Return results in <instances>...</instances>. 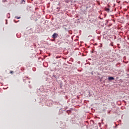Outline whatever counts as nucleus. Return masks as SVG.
Listing matches in <instances>:
<instances>
[{"label":"nucleus","mask_w":129,"mask_h":129,"mask_svg":"<svg viewBox=\"0 0 129 129\" xmlns=\"http://www.w3.org/2000/svg\"><path fill=\"white\" fill-rule=\"evenodd\" d=\"M91 75H93V71H92V72H91Z\"/></svg>","instance_id":"obj_17"},{"label":"nucleus","mask_w":129,"mask_h":129,"mask_svg":"<svg viewBox=\"0 0 129 129\" xmlns=\"http://www.w3.org/2000/svg\"><path fill=\"white\" fill-rule=\"evenodd\" d=\"M110 46H112V47H113V42H111L110 44Z\"/></svg>","instance_id":"obj_11"},{"label":"nucleus","mask_w":129,"mask_h":129,"mask_svg":"<svg viewBox=\"0 0 129 129\" xmlns=\"http://www.w3.org/2000/svg\"><path fill=\"white\" fill-rule=\"evenodd\" d=\"M71 0H65V2L67 3V4H69V3H70V1Z\"/></svg>","instance_id":"obj_6"},{"label":"nucleus","mask_w":129,"mask_h":129,"mask_svg":"<svg viewBox=\"0 0 129 129\" xmlns=\"http://www.w3.org/2000/svg\"><path fill=\"white\" fill-rule=\"evenodd\" d=\"M108 81H111L112 80H114V77H109L108 78Z\"/></svg>","instance_id":"obj_4"},{"label":"nucleus","mask_w":129,"mask_h":129,"mask_svg":"<svg viewBox=\"0 0 129 129\" xmlns=\"http://www.w3.org/2000/svg\"><path fill=\"white\" fill-rule=\"evenodd\" d=\"M14 21L15 22H16V20H14Z\"/></svg>","instance_id":"obj_22"},{"label":"nucleus","mask_w":129,"mask_h":129,"mask_svg":"<svg viewBox=\"0 0 129 129\" xmlns=\"http://www.w3.org/2000/svg\"><path fill=\"white\" fill-rule=\"evenodd\" d=\"M53 76L55 79H58V78H59V75L58 74H53Z\"/></svg>","instance_id":"obj_3"},{"label":"nucleus","mask_w":129,"mask_h":129,"mask_svg":"<svg viewBox=\"0 0 129 129\" xmlns=\"http://www.w3.org/2000/svg\"><path fill=\"white\" fill-rule=\"evenodd\" d=\"M85 96H87V97H90L91 96V95L90 94V91H87L85 92Z\"/></svg>","instance_id":"obj_1"},{"label":"nucleus","mask_w":129,"mask_h":129,"mask_svg":"<svg viewBox=\"0 0 129 129\" xmlns=\"http://www.w3.org/2000/svg\"><path fill=\"white\" fill-rule=\"evenodd\" d=\"M60 125H62V124H61Z\"/></svg>","instance_id":"obj_28"},{"label":"nucleus","mask_w":129,"mask_h":129,"mask_svg":"<svg viewBox=\"0 0 129 129\" xmlns=\"http://www.w3.org/2000/svg\"><path fill=\"white\" fill-rule=\"evenodd\" d=\"M6 25H8V20H6Z\"/></svg>","instance_id":"obj_14"},{"label":"nucleus","mask_w":129,"mask_h":129,"mask_svg":"<svg viewBox=\"0 0 129 129\" xmlns=\"http://www.w3.org/2000/svg\"><path fill=\"white\" fill-rule=\"evenodd\" d=\"M100 79H101V77L100 78Z\"/></svg>","instance_id":"obj_27"},{"label":"nucleus","mask_w":129,"mask_h":129,"mask_svg":"<svg viewBox=\"0 0 129 129\" xmlns=\"http://www.w3.org/2000/svg\"><path fill=\"white\" fill-rule=\"evenodd\" d=\"M99 50L100 51V54H102V53H103V51L101 50V48H99Z\"/></svg>","instance_id":"obj_7"},{"label":"nucleus","mask_w":129,"mask_h":129,"mask_svg":"<svg viewBox=\"0 0 129 129\" xmlns=\"http://www.w3.org/2000/svg\"><path fill=\"white\" fill-rule=\"evenodd\" d=\"M13 71H10V73H11V74H13Z\"/></svg>","instance_id":"obj_15"},{"label":"nucleus","mask_w":129,"mask_h":129,"mask_svg":"<svg viewBox=\"0 0 129 129\" xmlns=\"http://www.w3.org/2000/svg\"><path fill=\"white\" fill-rule=\"evenodd\" d=\"M105 10L106 11V12H107V13H108V12L110 11V9L109 8H105Z\"/></svg>","instance_id":"obj_5"},{"label":"nucleus","mask_w":129,"mask_h":129,"mask_svg":"<svg viewBox=\"0 0 129 129\" xmlns=\"http://www.w3.org/2000/svg\"><path fill=\"white\" fill-rule=\"evenodd\" d=\"M95 51L93 50V51H92V53H95Z\"/></svg>","instance_id":"obj_19"},{"label":"nucleus","mask_w":129,"mask_h":129,"mask_svg":"<svg viewBox=\"0 0 129 129\" xmlns=\"http://www.w3.org/2000/svg\"><path fill=\"white\" fill-rule=\"evenodd\" d=\"M108 113H110V111H109Z\"/></svg>","instance_id":"obj_25"},{"label":"nucleus","mask_w":129,"mask_h":129,"mask_svg":"<svg viewBox=\"0 0 129 129\" xmlns=\"http://www.w3.org/2000/svg\"><path fill=\"white\" fill-rule=\"evenodd\" d=\"M102 78H103V77H101V79H100L99 81L100 82H101L102 81Z\"/></svg>","instance_id":"obj_12"},{"label":"nucleus","mask_w":129,"mask_h":129,"mask_svg":"<svg viewBox=\"0 0 129 129\" xmlns=\"http://www.w3.org/2000/svg\"><path fill=\"white\" fill-rule=\"evenodd\" d=\"M21 18V17H18V16H15V19H17V20H20Z\"/></svg>","instance_id":"obj_8"},{"label":"nucleus","mask_w":129,"mask_h":129,"mask_svg":"<svg viewBox=\"0 0 129 129\" xmlns=\"http://www.w3.org/2000/svg\"><path fill=\"white\" fill-rule=\"evenodd\" d=\"M47 106H52V103H49V104H47Z\"/></svg>","instance_id":"obj_10"},{"label":"nucleus","mask_w":129,"mask_h":129,"mask_svg":"<svg viewBox=\"0 0 129 129\" xmlns=\"http://www.w3.org/2000/svg\"><path fill=\"white\" fill-rule=\"evenodd\" d=\"M25 3H26V1L25 0H22L21 1V4H25Z\"/></svg>","instance_id":"obj_9"},{"label":"nucleus","mask_w":129,"mask_h":129,"mask_svg":"<svg viewBox=\"0 0 129 129\" xmlns=\"http://www.w3.org/2000/svg\"><path fill=\"white\" fill-rule=\"evenodd\" d=\"M94 53H95V54H97V52L95 51Z\"/></svg>","instance_id":"obj_20"},{"label":"nucleus","mask_w":129,"mask_h":129,"mask_svg":"<svg viewBox=\"0 0 129 129\" xmlns=\"http://www.w3.org/2000/svg\"><path fill=\"white\" fill-rule=\"evenodd\" d=\"M98 78H99V79H100V78L101 77L99 76V77H98Z\"/></svg>","instance_id":"obj_23"},{"label":"nucleus","mask_w":129,"mask_h":129,"mask_svg":"<svg viewBox=\"0 0 129 129\" xmlns=\"http://www.w3.org/2000/svg\"><path fill=\"white\" fill-rule=\"evenodd\" d=\"M127 76H128V78H129V74H127Z\"/></svg>","instance_id":"obj_18"},{"label":"nucleus","mask_w":129,"mask_h":129,"mask_svg":"<svg viewBox=\"0 0 129 129\" xmlns=\"http://www.w3.org/2000/svg\"><path fill=\"white\" fill-rule=\"evenodd\" d=\"M56 9H57V10H59V9H60V8L57 7Z\"/></svg>","instance_id":"obj_16"},{"label":"nucleus","mask_w":129,"mask_h":129,"mask_svg":"<svg viewBox=\"0 0 129 129\" xmlns=\"http://www.w3.org/2000/svg\"><path fill=\"white\" fill-rule=\"evenodd\" d=\"M28 82H29V83H31V82H30V81H28Z\"/></svg>","instance_id":"obj_24"},{"label":"nucleus","mask_w":129,"mask_h":129,"mask_svg":"<svg viewBox=\"0 0 129 129\" xmlns=\"http://www.w3.org/2000/svg\"><path fill=\"white\" fill-rule=\"evenodd\" d=\"M58 36H59V35H58L57 33H54L52 35V39H57V38H58Z\"/></svg>","instance_id":"obj_2"},{"label":"nucleus","mask_w":129,"mask_h":129,"mask_svg":"<svg viewBox=\"0 0 129 129\" xmlns=\"http://www.w3.org/2000/svg\"><path fill=\"white\" fill-rule=\"evenodd\" d=\"M102 111H105V109H103Z\"/></svg>","instance_id":"obj_21"},{"label":"nucleus","mask_w":129,"mask_h":129,"mask_svg":"<svg viewBox=\"0 0 129 129\" xmlns=\"http://www.w3.org/2000/svg\"><path fill=\"white\" fill-rule=\"evenodd\" d=\"M91 68L90 69V71H91Z\"/></svg>","instance_id":"obj_26"},{"label":"nucleus","mask_w":129,"mask_h":129,"mask_svg":"<svg viewBox=\"0 0 129 129\" xmlns=\"http://www.w3.org/2000/svg\"><path fill=\"white\" fill-rule=\"evenodd\" d=\"M60 87H62V86L63 85V84H62V83H60Z\"/></svg>","instance_id":"obj_13"}]
</instances>
